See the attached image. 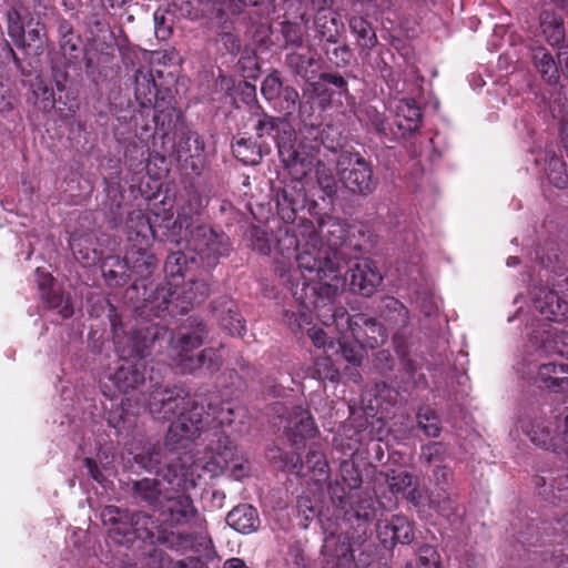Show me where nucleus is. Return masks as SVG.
Segmentation results:
<instances>
[{
  "mask_svg": "<svg viewBox=\"0 0 568 568\" xmlns=\"http://www.w3.org/2000/svg\"><path fill=\"white\" fill-rule=\"evenodd\" d=\"M155 511L159 513V524L146 513H131L109 505L102 509L101 519L104 525L111 526L110 538L126 547L141 540L152 546L164 545L178 551H199V548L206 549L212 544L206 530L192 532L173 530L190 525L197 517V510L189 495L184 493L166 495Z\"/></svg>",
  "mask_w": 568,
  "mask_h": 568,
  "instance_id": "1",
  "label": "nucleus"
},
{
  "mask_svg": "<svg viewBox=\"0 0 568 568\" xmlns=\"http://www.w3.org/2000/svg\"><path fill=\"white\" fill-rule=\"evenodd\" d=\"M301 234L305 248L297 255L301 270L310 272L311 284L342 283V262L369 253L377 236L365 225H347L327 216L316 229L312 220L302 217Z\"/></svg>",
  "mask_w": 568,
  "mask_h": 568,
  "instance_id": "2",
  "label": "nucleus"
},
{
  "mask_svg": "<svg viewBox=\"0 0 568 568\" xmlns=\"http://www.w3.org/2000/svg\"><path fill=\"white\" fill-rule=\"evenodd\" d=\"M337 292L336 284L332 283L304 285L303 288L294 291L295 297L306 311L301 312V321L296 320L295 314H288L290 328L297 333L312 323L315 314L324 326H334L342 336L351 333L361 347L376 348L382 345L387 337L385 327L366 314L351 316L345 307L336 306Z\"/></svg>",
  "mask_w": 568,
  "mask_h": 568,
  "instance_id": "3",
  "label": "nucleus"
},
{
  "mask_svg": "<svg viewBox=\"0 0 568 568\" xmlns=\"http://www.w3.org/2000/svg\"><path fill=\"white\" fill-rule=\"evenodd\" d=\"M344 511L349 529L336 537L331 532L322 546L323 568H356L355 551L372 534L371 525L376 516L375 500L364 491L351 494Z\"/></svg>",
  "mask_w": 568,
  "mask_h": 568,
  "instance_id": "4",
  "label": "nucleus"
},
{
  "mask_svg": "<svg viewBox=\"0 0 568 568\" xmlns=\"http://www.w3.org/2000/svg\"><path fill=\"white\" fill-rule=\"evenodd\" d=\"M166 333L164 326L151 324L126 336L123 344L118 342L120 359L111 381L121 393L144 386L146 365L158 363V357L163 355Z\"/></svg>",
  "mask_w": 568,
  "mask_h": 568,
  "instance_id": "5",
  "label": "nucleus"
},
{
  "mask_svg": "<svg viewBox=\"0 0 568 568\" xmlns=\"http://www.w3.org/2000/svg\"><path fill=\"white\" fill-rule=\"evenodd\" d=\"M235 409L231 402H223L217 395L196 397L190 410L172 422L166 433L171 447L189 446L202 433L224 432V426L234 422Z\"/></svg>",
  "mask_w": 568,
  "mask_h": 568,
  "instance_id": "6",
  "label": "nucleus"
},
{
  "mask_svg": "<svg viewBox=\"0 0 568 568\" xmlns=\"http://www.w3.org/2000/svg\"><path fill=\"white\" fill-rule=\"evenodd\" d=\"M128 245L125 261L133 282L146 283L158 268L159 262L151 246L156 232L151 217L142 210H133L125 221Z\"/></svg>",
  "mask_w": 568,
  "mask_h": 568,
  "instance_id": "7",
  "label": "nucleus"
},
{
  "mask_svg": "<svg viewBox=\"0 0 568 568\" xmlns=\"http://www.w3.org/2000/svg\"><path fill=\"white\" fill-rule=\"evenodd\" d=\"M125 300L132 304L135 318L141 321L132 332L151 324H162L166 314L178 313L175 310L174 291L165 281L154 284L148 282L139 285L138 282L125 291Z\"/></svg>",
  "mask_w": 568,
  "mask_h": 568,
  "instance_id": "8",
  "label": "nucleus"
},
{
  "mask_svg": "<svg viewBox=\"0 0 568 568\" xmlns=\"http://www.w3.org/2000/svg\"><path fill=\"white\" fill-rule=\"evenodd\" d=\"M532 481L545 499L551 503H568V468L544 471L542 475L535 476ZM556 525L555 529L560 530V534L550 554L546 552L542 568H559L558 564L562 560L566 561L565 566L568 567V556L565 555L568 554V514L558 518Z\"/></svg>",
  "mask_w": 568,
  "mask_h": 568,
  "instance_id": "9",
  "label": "nucleus"
},
{
  "mask_svg": "<svg viewBox=\"0 0 568 568\" xmlns=\"http://www.w3.org/2000/svg\"><path fill=\"white\" fill-rule=\"evenodd\" d=\"M253 129L258 139L272 138L275 141L281 161L291 174L303 176L307 173L312 162L295 149L296 133L286 119L262 111L256 115Z\"/></svg>",
  "mask_w": 568,
  "mask_h": 568,
  "instance_id": "10",
  "label": "nucleus"
},
{
  "mask_svg": "<svg viewBox=\"0 0 568 568\" xmlns=\"http://www.w3.org/2000/svg\"><path fill=\"white\" fill-rule=\"evenodd\" d=\"M196 469H202L210 477L229 471L234 479H242L248 475L247 459L237 450L236 445L225 432L212 433V438L203 453L193 463Z\"/></svg>",
  "mask_w": 568,
  "mask_h": 568,
  "instance_id": "11",
  "label": "nucleus"
},
{
  "mask_svg": "<svg viewBox=\"0 0 568 568\" xmlns=\"http://www.w3.org/2000/svg\"><path fill=\"white\" fill-rule=\"evenodd\" d=\"M166 341L163 348L166 347L168 354L164 358L158 357V364H163V368L175 369L180 373V359L193 356L191 352L200 347L206 338L209 331L204 322L196 316H190L175 329L169 332L166 325Z\"/></svg>",
  "mask_w": 568,
  "mask_h": 568,
  "instance_id": "12",
  "label": "nucleus"
},
{
  "mask_svg": "<svg viewBox=\"0 0 568 568\" xmlns=\"http://www.w3.org/2000/svg\"><path fill=\"white\" fill-rule=\"evenodd\" d=\"M293 181L286 184L276 195L277 214L284 223H292L298 221L302 224V217L312 220L316 229H320V223L328 215L321 212L318 203L310 200L306 196L304 186L301 180L307 176H296L292 174Z\"/></svg>",
  "mask_w": 568,
  "mask_h": 568,
  "instance_id": "13",
  "label": "nucleus"
},
{
  "mask_svg": "<svg viewBox=\"0 0 568 568\" xmlns=\"http://www.w3.org/2000/svg\"><path fill=\"white\" fill-rule=\"evenodd\" d=\"M184 237H189V245L200 260L201 268L209 272L219 264L221 257L227 256L231 251L230 237L206 223L184 230Z\"/></svg>",
  "mask_w": 568,
  "mask_h": 568,
  "instance_id": "14",
  "label": "nucleus"
},
{
  "mask_svg": "<svg viewBox=\"0 0 568 568\" xmlns=\"http://www.w3.org/2000/svg\"><path fill=\"white\" fill-rule=\"evenodd\" d=\"M149 383V410L154 419L171 420L190 410L194 399L191 400L190 392L184 385L163 387L153 375H150Z\"/></svg>",
  "mask_w": 568,
  "mask_h": 568,
  "instance_id": "15",
  "label": "nucleus"
},
{
  "mask_svg": "<svg viewBox=\"0 0 568 568\" xmlns=\"http://www.w3.org/2000/svg\"><path fill=\"white\" fill-rule=\"evenodd\" d=\"M339 180L354 194L368 195L378 184L371 162L358 152H342L337 160Z\"/></svg>",
  "mask_w": 568,
  "mask_h": 568,
  "instance_id": "16",
  "label": "nucleus"
},
{
  "mask_svg": "<svg viewBox=\"0 0 568 568\" xmlns=\"http://www.w3.org/2000/svg\"><path fill=\"white\" fill-rule=\"evenodd\" d=\"M527 435L535 445L568 462V410L552 420L534 419Z\"/></svg>",
  "mask_w": 568,
  "mask_h": 568,
  "instance_id": "17",
  "label": "nucleus"
},
{
  "mask_svg": "<svg viewBox=\"0 0 568 568\" xmlns=\"http://www.w3.org/2000/svg\"><path fill=\"white\" fill-rule=\"evenodd\" d=\"M347 278L351 290L366 297L375 293L383 280L375 263L369 258L363 257V255L342 262V283L338 284V287Z\"/></svg>",
  "mask_w": 568,
  "mask_h": 568,
  "instance_id": "18",
  "label": "nucleus"
},
{
  "mask_svg": "<svg viewBox=\"0 0 568 568\" xmlns=\"http://www.w3.org/2000/svg\"><path fill=\"white\" fill-rule=\"evenodd\" d=\"M187 446L171 447L164 442V445H151L140 454L134 455V462L144 470L154 473L168 483L172 484L178 478V465L174 464L175 450L184 449Z\"/></svg>",
  "mask_w": 568,
  "mask_h": 568,
  "instance_id": "19",
  "label": "nucleus"
},
{
  "mask_svg": "<svg viewBox=\"0 0 568 568\" xmlns=\"http://www.w3.org/2000/svg\"><path fill=\"white\" fill-rule=\"evenodd\" d=\"M156 78H162V71L154 72L150 67H141L134 73L135 100L148 113L156 102L171 98V89L159 84Z\"/></svg>",
  "mask_w": 568,
  "mask_h": 568,
  "instance_id": "20",
  "label": "nucleus"
},
{
  "mask_svg": "<svg viewBox=\"0 0 568 568\" xmlns=\"http://www.w3.org/2000/svg\"><path fill=\"white\" fill-rule=\"evenodd\" d=\"M173 148L180 166L191 174L200 175L205 164V145L199 133L189 129L181 130Z\"/></svg>",
  "mask_w": 568,
  "mask_h": 568,
  "instance_id": "21",
  "label": "nucleus"
},
{
  "mask_svg": "<svg viewBox=\"0 0 568 568\" xmlns=\"http://www.w3.org/2000/svg\"><path fill=\"white\" fill-rule=\"evenodd\" d=\"M209 271L201 268L181 281L179 286H172L176 312L185 313L194 304L203 302L209 296Z\"/></svg>",
  "mask_w": 568,
  "mask_h": 568,
  "instance_id": "22",
  "label": "nucleus"
},
{
  "mask_svg": "<svg viewBox=\"0 0 568 568\" xmlns=\"http://www.w3.org/2000/svg\"><path fill=\"white\" fill-rule=\"evenodd\" d=\"M284 433L291 445L296 449H301L306 439L316 436L318 428L311 412L307 408L297 405L294 406L290 413Z\"/></svg>",
  "mask_w": 568,
  "mask_h": 568,
  "instance_id": "23",
  "label": "nucleus"
},
{
  "mask_svg": "<svg viewBox=\"0 0 568 568\" xmlns=\"http://www.w3.org/2000/svg\"><path fill=\"white\" fill-rule=\"evenodd\" d=\"M213 317L222 329L231 336H243L246 331L245 320L240 314L236 303L229 296H220L211 304Z\"/></svg>",
  "mask_w": 568,
  "mask_h": 568,
  "instance_id": "24",
  "label": "nucleus"
},
{
  "mask_svg": "<svg viewBox=\"0 0 568 568\" xmlns=\"http://www.w3.org/2000/svg\"><path fill=\"white\" fill-rule=\"evenodd\" d=\"M209 195L201 190L194 186L187 189L186 201L172 224V231L175 232V230L179 229V232H181L183 229L189 230L202 223L200 216L209 205Z\"/></svg>",
  "mask_w": 568,
  "mask_h": 568,
  "instance_id": "25",
  "label": "nucleus"
},
{
  "mask_svg": "<svg viewBox=\"0 0 568 568\" xmlns=\"http://www.w3.org/2000/svg\"><path fill=\"white\" fill-rule=\"evenodd\" d=\"M321 59L315 49L306 45L303 49L292 50L285 55V65L294 74L305 81L317 77Z\"/></svg>",
  "mask_w": 568,
  "mask_h": 568,
  "instance_id": "26",
  "label": "nucleus"
},
{
  "mask_svg": "<svg viewBox=\"0 0 568 568\" xmlns=\"http://www.w3.org/2000/svg\"><path fill=\"white\" fill-rule=\"evenodd\" d=\"M286 466L294 473L305 476L304 469H307L316 483L324 481L328 478L329 466L323 452L311 447L306 454V459L303 462L300 454H292L290 462Z\"/></svg>",
  "mask_w": 568,
  "mask_h": 568,
  "instance_id": "27",
  "label": "nucleus"
},
{
  "mask_svg": "<svg viewBox=\"0 0 568 568\" xmlns=\"http://www.w3.org/2000/svg\"><path fill=\"white\" fill-rule=\"evenodd\" d=\"M201 270V263L192 251L190 255L182 251L172 252L164 263L165 282L179 286L180 282Z\"/></svg>",
  "mask_w": 568,
  "mask_h": 568,
  "instance_id": "28",
  "label": "nucleus"
},
{
  "mask_svg": "<svg viewBox=\"0 0 568 568\" xmlns=\"http://www.w3.org/2000/svg\"><path fill=\"white\" fill-rule=\"evenodd\" d=\"M530 342L537 349L547 355L557 354L568 358V331L548 324L547 328L541 332L534 331Z\"/></svg>",
  "mask_w": 568,
  "mask_h": 568,
  "instance_id": "29",
  "label": "nucleus"
},
{
  "mask_svg": "<svg viewBox=\"0 0 568 568\" xmlns=\"http://www.w3.org/2000/svg\"><path fill=\"white\" fill-rule=\"evenodd\" d=\"M173 95L159 101L151 106L152 122L154 124V135L166 139L173 130L178 129V124L182 118L181 112L172 104Z\"/></svg>",
  "mask_w": 568,
  "mask_h": 568,
  "instance_id": "30",
  "label": "nucleus"
},
{
  "mask_svg": "<svg viewBox=\"0 0 568 568\" xmlns=\"http://www.w3.org/2000/svg\"><path fill=\"white\" fill-rule=\"evenodd\" d=\"M535 381L550 392L568 395V364L544 363L539 365Z\"/></svg>",
  "mask_w": 568,
  "mask_h": 568,
  "instance_id": "31",
  "label": "nucleus"
},
{
  "mask_svg": "<svg viewBox=\"0 0 568 568\" xmlns=\"http://www.w3.org/2000/svg\"><path fill=\"white\" fill-rule=\"evenodd\" d=\"M535 310L545 321L561 322L568 314V303L552 290H540L534 300Z\"/></svg>",
  "mask_w": 568,
  "mask_h": 568,
  "instance_id": "32",
  "label": "nucleus"
},
{
  "mask_svg": "<svg viewBox=\"0 0 568 568\" xmlns=\"http://www.w3.org/2000/svg\"><path fill=\"white\" fill-rule=\"evenodd\" d=\"M275 248L283 257L297 260V255L305 248V239L296 222L285 223L284 226L278 227L275 235Z\"/></svg>",
  "mask_w": 568,
  "mask_h": 568,
  "instance_id": "33",
  "label": "nucleus"
},
{
  "mask_svg": "<svg viewBox=\"0 0 568 568\" xmlns=\"http://www.w3.org/2000/svg\"><path fill=\"white\" fill-rule=\"evenodd\" d=\"M313 91L317 94L322 102L331 103L333 95H348V82L338 72H321L317 81L311 83Z\"/></svg>",
  "mask_w": 568,
  "mask_h": 568,
  "instance_id": "34",
  "label": "nucleus"
},
{
  "mask_svg": "<svg viewBox=\"0 0 568 568\" xmlns=\"http://www.w3.org/2000/svg\"><path fill=\"white\" fill-rule=\"evenodd\" d=\"M226 523L230 527L241 534H252L258 530L261 519L255 507L242 504L234 507L226 516Z\"/></svg>",
  "mask_w": 568,
  "mask_h": 568,
  "instance_id": "35",
  "label": "nucleus"
},
{
  "mask_svg": "<svg viewBox=\"0 0 568 568\" xmlns=\"http://www.w3.org/2000/svg\"><path fill=\"white\" fill-rule=\"evenodd\" d=\"M539 28L547 43L559 47L566 36L562 16L554 9H542L539 13Z\"/></svg>",
  "mask_w": 568,
  "mask_h": 568,
  "instance_id": "36",
  "label": "nucleus"
},
{
  "mask_svg": "<svg viewBox=\"0 0 568 568\" xmlns=\"http://www.w3.org/2000/svg\"><path fill=\"white\" fill-rule=\"evenodd\" d=\"M180 373L193 374L197 369H206L210 373L220 371L222 366V357L217 349L207 347L195 356H187L180 359Z\"/></svg>",
  "mask_w": 568,
  "mask_h": 568,
  "instance_id": "37",
  "label": "nucleus"
},
{
  "mask_svg": "<svg viewBox=\"0 0 568 568\" xmlns=\"http://www.w3.org/2000/svg\"><path fill=\"white\" fill-rule=\"evenodd\" d=\"M104 48L105 51H91L84 57L87 73L94 82L108 77L115 58L112 45L105 44Z\"/></svg>",
  "mask_w": 568,
  "mask_h": 568,
  "instance_id": "38",
  "label": "nucleus"
},
{
  "mask_svg": "<svg viewBox=\"0 0 568 568\" xmlns=\"http://www.w3.org/2000/svg\"><path fill=\"white\" fill-rule=\"evenodd\" d=\"M132 494L135 499L144 503L154 511L158 509L159 504L163 500V489L161 481L156 478H142L133 481Z\"/></svg>",
  "mask_w": 568,
  "mask_h": 568,
  "instance_id": "39",
  "label": "nucleus"
},
{
  "mask_svg": "<svg viewBox=\"0 0 568 568\" xmlns=\"http://www.w3.org/2000/svg\"><path fill=\"white\" fill-rule=\"evenodd\" d=\"M397 126L402 134L416 132L422 123V110L414 99H403L397 104Z\"/></svg>",
  "mask_w": 568,
  "mask_h": 568,
  "instance_id": "40",
  "label": "nucleus"
},
{
  "mask_svg": "<svg viewBox=\"0 0 568 568\" xmlns=\"http://www.w3.org/2000/svg\"><path fill=\"white\" fill-rule=\"evenodd\" d=\"M102 275L110 286L125 285L132 277L125 257L108 256L101 264Z\"/></svg>",
  "mask_w": 568,
  "mask_h": 568,
  "instance_id": "41",
  "label": "nucleus"
},
{
  "mask_svg": "<svg viewBox=\"0 0 568 568\" xmlns=\"http://www.w3.org/2000/svg\"><path fill=\"white\" fill-rule=\"evenodd\" d=\"M532 62L547 83L556 84L559 81L558 63L545 47H537L532 50Z\"/></svg>",
  "mask_w": 568,
  "mask_h": 568,
  "instance_id": "42",
  "label": "nucleus"
},
{
  "mask_svg": "<svg viewBox=\"0 0 568 568\" xmlns=\"http://www.w3.org/2000/svg\"><path fill=\"white\" fill-rule=\"evenodd\" d=\"M233 155L245 165H256L262 161L261 145L252 138H239L232 143Z\"/></svg>",
  "mask_w": 568,
  "mask_h": 568,
  "instance_id": "43",
  "label": "nucleus"
},
{
  "mask_svg": "<svg viewBox=\"0 0 568 568\" xmlns=\"http://www.w3.org/2000/svg\"><path fill=\"white\" fill-rule=\"evenodd\" d=\"M349 29L357 39L358 45L364 50H372L378 40L372 23L363 17L354 16L349 19Z\"/></svg>",
  "mask_w": 568,
  "mask_h": 568,
  "instance_id": "44",
  "label": "nucleus"
},
{
  "mask_svg": "<svg viewBox=\"0 0 568 568\" xmlns=\"http://www.w3.org/2000/svg\"><path fill=\"white\" fill-rule=\"evenodd\" d=\"M336 44L337 40L331 36L326 39L325 44L323 47V51L327 58V60L335 65L336 68H346L349 65L352 60V51L348 48V45H337L334 48H331L329 44Z\"/></svg>",
  "mask_w": 568,
  "mask_h": 568,
  "instance_id": "45",
  "label": "nucleus"
},
{
  "mask_svg": "<svg viewBox=\"0 0 568 568\" xmlns=\"http://www.w3.org/2000/svg\"><path fill=\"white\" fill-rule=\"evenodd\" d=\"M45 40L47 33L44 24L39 21L34 23L30 21L26 30V48L23 49L32 50L36 55H40L44 51Z\"/></svg>",
  "mask_w": 568,
  "mask_h": 568,
  "instance_id": "46",
  "label": "nucleus"
},
{
  "mask_svg": "<svg viewBox=\"0 0 568 568\" xmlns=\"http://www.w3.org/2000/svg\"><path fill=\"white\" fill-rule=\"evenodd\" d=\"M44 304L51 308L57 310L63 318H70L73 315V305L70 298H65L60 290H49L41 294Z\"/></svg>",
  "mask_w": 568,
  "mask_h": 568,
  "instance_id": "47",
  "label": "nucleus"
},
{
  "mask_svg": "<svg viewBox=\"0 0 568 568\" xmlns=\"http://www.w3.org/2000/svg\"><path fill=\"white\" fill-rule=\"evenodd\" d=\"M281 34L284 40V49L292 51L303 49L305 47L304 32L298 23L291 21L282 22Z\"/></svg>",
  "mask_w": 568,
  "mask_h": 568,
  "instance_id": "48",
  "label": "nucleus"
},
{
  "mask_svg": "<svg viewBox=\"0 0 568 568\" xmlns=\"http://www.w3.org/2000/svg\"><path fill=\"white\" fill-rule=\"evenodd\" d=\"M339 477L341 481L344 483L349 489V493L359 491L363 483V476L359 467L355 464L354 460H342L339 465Z\"/></svg>",
  "mask_w": 568,
  "mask_h": 568,
  "instance_id": "49",
  "label": "nucleus"
},
{
  "mask_svg": "<svg viewBox=\"0 0 568 568\" xmlns=\"http://www.w3.org/2000/svg\"><path fill=\"white\" fill-rule=\"evenodd\" d=\"M8 34L18 48H26V27L20 12L11 8L7 12Z\"/></svg>",
  "mask_w": 568,
  "mask_h": 568,
  "instance_id": "50",
  "label": "nucleus"
},
{
  "mask_svg": "<svg viewBox=\"0 0 568 568\" xmlns=\"http://www.w3.org/2000/svg\"><path fill=\"white\" fill-rule=\"evenodd\" d=\"M385 478L390 493L395 496L404 495L415 480L410 473L395 469L387 471Z\"/></svg>",
  "mask_w": 568,
  "mask_h": 568,
  "instance_id": "51",
  "label": "nucleus"
},
{
  "mask_svg": "<svg viewBox=\"0 0 568 568\" xmlns=\"http://www.w3.org/2000/svg\"><path fill=\"white\" fill-rule=\"evenodd\" d=\"M418 427L428 437H438L442 430L438 415L430 407H422L417 413Z\"/></svg>",
  "mask_w": 568,
  "mask_h": 568,
  "instance_id": "52",
  "label": "nucleus"
},
{
  "mask_svg": "<svg viewBox=\"0 0 568 568\" xmlns=\"http://www.w3.org/2000/svg\"><path fill=\"white\" fill-rule=\"evenodd\" d=\"M302 158H307L311 162H313L312 158L307 155L301 154ZM314 163L311 164V169L307 171V174L312 171ZM315 175L320 187L327 194L333 195L336 192V180L333 174V171L327 168L321 161H317L315 164Z\"/></svg>",
  "mask_w": 568,
  "mask_h": 568,
  "instance_id": "53",
  "label": "nucleus"
},
{
  "mask_svg": "<svg viewBox=\"0 0 568 568\" xmlns=\"http://www.w3.org/2000/svg\"><path fill=\"white\" fill-rule=\"evenodd\" d=\"M546 173L550 183L556 187L564 189L568 183L566 163L561 158L552 155L547 161Z\"/></svg>",
  "mask_w": 568,
  "mask_h": 568,
  "instance_id": "54",
  "label": "nucleus"
},
{
  "mask_svg": "<svg viewBox=\"0 0 568 568\" xmlns=\"http://www.w3.org/2000/svg\"><path fill=\"white\" fill-rule=\"evenodd\" d=\"M59 47L61 57L68 60L69 63H77L83 53L82 38L78 32L68 38L60 39Z\"/></svg>",
  "mask_w": 568,
  "mask_h": 568,
  "instance_id": "55",
  "label": "nucleus"
},
{
  "mask_svg": "<svg viewBox=\"0 0 568 568\" xmlns=\"http://www.w3.org/2000/svg\"><path fill=\"white\" fill-rule=\"evenodd\" d=\"M384 306L389 321L400 327L407 326L409 322V311L399 300L386 297L384 300Z\"/></svg>",
  "mask_w": 568,
  "mask_h": 568,
  "instance_id": "56",
  "label": "nucleus"
},
{
  "mask_svg": "<svg viewBox=\"0 0 568 568\" xmlns=\"http://www.w3.org/2000/svg\"><path fill=\"white\" fill-rule=\"evenodd\" d=\"M273 102L278 111L285 115H291L297 109L300 94L295 88L286 85Z\"/></svg>",
  "mask_w": 568,
  "mask_h": 568,
  "instance_id": "57",
  "label": "nucleus"
},
{
  "mask_svg": "<svg viewBox=\"0 0 568 568\" xmlns=\"http://www.w3.org/2000/svg\"><path fill=\"white\" fill-rule=\"evenodd\" d=\"M327 491L333 505L337 509H346L348 501L351 500V493L344 483L338 478L331 480L327 485ZM352 494H355V491H352Z\"/></svg>",
  "mask_w": 568,
  "mask_h": 568,
  "instance_id": "58",
  "label": "nucleus"
},
{
  "mask_svg": "<svg viewBox=\"0 0 568 568\" xmlns=\"http://www.w3.org/2000/svg\"><path fill=\"white\" fill-rule=\"evenodd\" d=\"M395 353L399 358L402 368L408 375L409 378H414L417 369L419 368L418 363L409 356L408 347L403 338L394 337Z\"/></svg>",
  "mask_w": 568,
  "mask_h": 568,
  "instance_id": "59",
  "label": "nucleus"
},
{
  "mask_svg": "<svg viewBox=\"0 0 568 568\" xmlns=\"http://www.w3.org/2000/svg\"><path fill=\"white\" fill-rule=\"evenodd\" d=\"M395 545H409L414 539V529L412 523L404 516H393Z\"/></svg>",
  "mask_w": 568,
  "mask_h": 568,
  "instance_id": "60",
  "label": "nucleus"
},
{
  "mask_svg": "<svg viewBox=\"0 0 568 568\" xmlns=\"http://www.w3.org/2000/svg\"><path fill=\"white\" fill-rule=\"evenodd\" d=\"M70 64L71 63H69L68 60H64L62 57H57L51 60L52 80L54 81L59 92L65 90L69 79L68 67Z\"/></svg>",
  "mask_w": 568,
  "mask_h": 568,
  "instance_id": "61",
  "label": "nucleus"
},
{
  "mask_svg": "<svg viewBox=\"0 0 568 568\" xmlns=\"http://www.w3.org/2000/svg\"><path fill=\"white\" fill-rule=\"evenodd\" d=\"M376 534L381 544L386 549H392L395 547V531H394V520L393 517L390 519H379L376 523Z\"/></svg>",
  "mask_w": 568,
  "mask_h": 568,
  "instance_id": "62",
  "label": "nucleus"
},
{
  "mask_svg": "<svg viewBox=\"0 0 568 568\" xmlns=\"http://www.w3.org/2000/svg\"><path fill=\"white\" fill-rule=\"evenodd\" d=\"M417 565L418 568H443L438 551L430 545H423L419 547Z\"/></svg>",
  "mask_w": 568,
  "mask_h": 568,
  "instance_id": "63",
  "label": "nucleus"
},
{
  "mask_svg": "<svg viewBox=\"0 0 568 568\" xmlns=\"http://www.w3.org/2000/svg\"><path fill=\"white\" fill-rule=\"evenodd\" d=\"M250 236H251L252 247L254 251H256L263 255H267L271 252V248H272L271 237L265 230H263L258 226H253L250 230Z\"/></svg>",
  "mask_w": 568,
  "mask_h": 568,
  "instance_id": "64",
  "label": "nucleus"
}]
</instances>
